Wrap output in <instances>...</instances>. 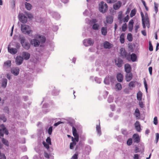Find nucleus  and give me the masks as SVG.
<instances>
[{
  "label": "nucleus",
  "mask_w": 159,
  "mask_h": 159,
  "mask_svg": "<svg viewBox=\"0 0 159 159\" xmlns=\"http://www.w3.org/2000/svg\"><path fill=\"white\" fill-rule=\"evenodd\" d=\"M19 39L20 41V43L22 46L25 50H29L30 47V45L27 41H25L26 39L24 36L21 37L19 36Z\"/></svg>",
  "instance_id": "nucleus-1"
},
{
  "label": "nucleus",
  "mask_w": 159,
  "mask_h": 159,
  "mask_svg": "<svg viewBox=\"0 0 159 159\" xmlns=\"http://www.w3.org/2000/svg\"><path fill=\"white\" fill-rule=\"evenodd\" d=\"M21 30L22 33L25 34L30 35V34L32 31L31 30L30 27L25 24L21 25Z\"/></svg>",
  "instance_id": "nucleus-2"
},
{
  "label": "nucleus",
  "mask_w": 159,
  "mask_h": 159,
  "mask_svg": "<svg viewBox=\"0 0 159 159\" xmlns=\"http://www.w3.org/2000/svg\"><path fill=\"white\" fill-rule=\"evenodd\" d=\"M8 129L3 124L0 125V139L3 137L4 134L7 135L8 134Z\"/></svg>",
  "instance_id": "nucleus-3"
},
{
  "label": "nucleus",
  "mask_w": 159,
  "mask_h": 159,
  "mask_svg": "<svg viewBox=\"0 0 159 159\" xmlns=\"http://www.w3.org/2000/svg\"><path fill=\"white\" fill-rule=\"evenodd\" d=\"M108 6L107 4L104 3L103 1H102L99 4V11L103 13H104L107 11Z\"/></svg>",
  "instance_id": "nucleus-4"
},
{
  "label": "nucleus",
  "mask_w": 159,
  "mask_h": 159,
  "mask_svg": "<svg viewBox=\"0 0 159 159\" xmlns=\"http://www.w3.org/2000/svg\"><path fill=\"white\" fill-rule=\"evenodd\" d=\"M94 43V41L91 38L85 39L83 41V44L86 47L93 45Z\"/></svg>",
  "instance_id": "nucleus-5"
},
{
  "label": "nucleus",
  "mask_w": 159,
  "mask_h": 159,
  "mask_svg": "<svg viewBox=\"0 0 159 159\" xmlns=\"http://www.w3.org/2000/svg\"><path fill=\"white\" fill-rule=\"evenodd\" d=\"M19 20L23 24L26 23L27 21V18L23 13H19L18 15Z\"/></svg>",
  "instance_id": "nucleus-6"
},
{
  "label": "nucleus",
  "mask_w": 159,
  "mask_h": 159,
  "mask_svg": "<svg viewBox=\"0 0 159 159\" xmlns=\"http://www.w3.org/2000/svg\"><path fill=\"white\" fill-rule=\"evenodd\" d=\"M49 12L53 17L56 19L58 20L60 18V15L57 12L52 11H49Z\"/></svg>",
  "instance_id": "nucleus-7"
},
{
  "label": "nucleus",
  "mask_w": 159,
  "mask_h": 159,
  "mask_svg": "<svg viewBox=\"0 0 159 159\" xmlns=\"http://www.w3.org/2000/svg\"><path fill=\"white\" fill-rule=\"evenodd\" d=\"M20 71V69L18 67H14L11 69V73L15 76L18 75Z\"/></svg>",
  "instance_id": "nucleus-8"
},
{
  "label": "nucleus",
  "mask_w": 159,
  "mask_h": 159,
  "mask_svg": "<svg viewBox=\"0 0 159 159\" xmlns=\"http://www.w3.org/2000/svg\"><path fill=\"white\" fill-rule=\"evenodd\" d=\"M116 64L118 67H121L124 63L123 61L120 57H118L117 59H115Z\"/></svg>",
  "instance_id": "nucleus-9"
},
{
  "label": "nucleus",
  "mask_w": 159,
  "mask_h": 159,
  "mask_svg": "<svg viewBox=\"0 0 159 159\" xmlns=\"http://www.w3.org/2000/svg\"><path fill=\"white\" fill-rule=\"evenodd\" d=\"M132 139L134 143H138L140 142V139L139 135L137 134H133Z\"/></svg>",
  "instance_id": "nucleus-10"
},
{
  "label": "nucleus",
  "mask_w": 159,
  "mask_h": 159,
  "mask_svg": "<svg viewBox=\"0 0 159 159\" xmlns=\"http://www.w3.org/2000/svg\"><path fill=\"white\" fill-rule=\"evenodd\" d=\"M30 53L25 52H23L22 53V57L23 58V60L24 59L27 60L30 58Z\"/></svg>",
  "instance_id": "nucleus-11"
},
{
  "label": "nucleus",
  "mask_w": 159,
  "mask_h": 159,
  "mask_svg": "<svg viewBox=\"0 0 159 159\" xmlns=\"http://www.w3.org/2000/svg\"><path fill=\"white\" fill-rule=\"evenodd\" d=\"M30 43L31 44L34 45V46L35 47L39 46L40 43L39 40L36 39L31 40Z\"/></svg>",
  "instance_id": "nucleus-12"
},
{
  "label": "nucleus",
  "mask_w": 159,
  "mask_h": 159,
  "mask_svg": "<svg viewBox=\"0 0 159 159\" xmlns=\"http://www.w3.org/2000/svg\"><path fill=\"white\" fill-rule=\"evenodd\" d=\"M23 61V58L20 56L17 57L16 59V65H21Z\"/></svg>",
  "instance_id": "nucleus-13"
},
{
  "label": "nucleus",
  "mask_w": 159,
  "mask_h": 159,
  "mask_svg": "<svg viewBox=\"0 0 159 159\" xmlns=\"http://www.w3.org/2000/svg\"><path fill=\"white\" fill-rule=\"evenodd\" d=\"M125 70L127 73H130L131 70V68L130 64L128 63L125 65Z\"/></svg>",
  "instance_id": "nucleus-14"
},
{
  "label": "nucleus",
  "mask_w": 159,
  "mask_h": 159,
  "mask_svg": "<svg viewBox=\"0 0 159 159\" xmlns=\"http://www.w3.org/2000/svg\"><path fill=\"white\" fill-rule=\"evenodd\" d=\"M140 14L142 17V21L143 27V29H145L146 27L145 25V17L144 15L143 12L141 10L140 12Z\"/></svg>",
  "instance_id": "nucleus-15"
},
{
  "label": "nucleus",
  "mask_w": 159,
  "mask_h": 159,
  "mask_svg": "<svg viewBox=\"0 0 159 159\" xmlns=\"http://www.w3.org/2000/svg\"><path fill=\"white\" fill-rule=\"evenodd\" d=\"M103 45L105 49H110L112 47V44L107 41L104 42Z\"/></svg>",
  "instance_id": "nucleus-16"
},
{
  "label": "nucleus",
  "mask_w": 159,
  "mask_h": 159,
  "mask_svg": "<svg viewBox=\"0 0 159 159\" xmlns=\"http://www.w3.org/2000/svg\"><path fill=\"white\" fill-rule=\"evenodd\" d=\"M121 2L119 1L117 3L113 5V9L115 10H118L121 6Z\"/></svg>",
  "instance_id": "nucleus-17"
},
{
  "label": "nucleus",
  "mask_w": 159,
  "mask_h": 159,
  "mask_svg": "<svg viewBox=\"0 0 159 159\" xmlns=\"http://www.w3.org/2000/svg\"><path fill=\"white\" fill-rule=\"evenodd\" d=\"M8 51L9 53L13 55L15 54L17 52V50L16 48H10L9 47L8 48Z\"/></svg>",
  "instance_id": "nucleus-18"
},
{
  "label": "nucleus",
  "mask_w": 159,
  "mask_h": 159,
  "mask_svg": "<svg viewBox=\"0 0 159 159\" xmlns=\"http://www.w3.org/2000/svg\"><path fill=\"white\" fill-rule=\"evenodd\" d=\"M134 21L133 20H131L129 23L128 29L129 31L131 32L133 29Z\"/></svg>",
  "instance_id": "nucleus-19"
},
{
  "label": "nucleus",
  "mask_w": 159,
  "mask_h": 159,
  "mask_svg": "<svg viewBox=\"0 0 159 159\" xmlns=\"http://www.w3.org/2000/svg\"><path fill=\"white\" fill-rule=\"evenodd\" d=\"M134 125L136 130L138 132H140L141 130V128L139 122L138 121H136Z\"/></svg>",
  "instance_id": "nucleus-20"
},
{
  "label": "nucleus",
  "mask_w": 159,
  "mask_h": 159,
  "mask_svg": "<svg viewBox=\"0 0 159 159\" xmlns=\"http://www.w3.org/2000/svg\"><path fill=\"white\" fill-rule=\"evenodd\" d=\"M127 74L125 76V80L127 82H129L131 80L133 77V75L132 73L130 72Z\"/></svg>",
  "instance_id": "nucleus-21"
},
{
  "label": "nucleus",
  "mask_w": 159,
  "mask_h": 159,
  "mask_svg": "<svg viewBox=\"0 0 159 159\" xmlns=\"http://www.w3.org/2000/svg\"><path fill=\"white\" fill-rule=\"evenodd\" d=\"M106 18V21L108 24H111L112 23L113 20V18L112 16H108Z\"/></svg>",
  "instance_id": "nucleus-22"
},
{
  "label": "nucleus",
  "mask_w": 159,
  "mask_h": 159,
  "mask_svg": "<svg viewBox=\"0 0 159 159\" xmlns=\"http://www.w3.org/2000/svg\"><path fill=\"white\" fill-rule=\"evenodd\" d=\"M116 78L118 81L119 82H121L123 81V75L120 73H118L116 75Z\"/></svg>",
  "instance_id": "nucleus-23"
},
{
  "label": "nucleus",
  "mask_w": 159,
  "mask_h": 159,
  "mask_svg": "<svg viewBox=\"0 0 159 159\" xmlns=\"http://www.w3.org/2000/svg\"><path fill=\"white\" fill-rule=\"evenodd\" d=\"M84 145V143H83L82 142L80 141L79 143V144L78 145H77L76 146V148H75V150H80V148H82Z\"/></svg>",
  "instance_id": "nucleus-24"
},
{
  "label": "nucleus",
  "mask_w": 159,
  "mask_h": 159,
  "mask_svg": "<svg viewBox=\"0 0 159 159\" xmlns=\"http://www.w3.org/2000/svg\"><path fill=\"white\" fill-rule=\"evenodd\" d=\"M130 61L131 60L132 62H134L136 61L137 59L136 55L134 53H132L130 55Z\"/></svg>",
  "instance_id": "nucleus-25"
},
{
  "label": "nucleus",
  "mask_w": 159,
  "mask_h": 159,
  "mask_svg": "<svg viewBox=\"0 0 159 159\" xmlns=\"http://www.w3.org/2000/svg\"><path fill=\"white\" fill-rule=\"evenodd\" d=\"M7 80L6 78H3L2 81V87L5 88L6 87Z\"/></svg>",
  "instance_id": "nucleus-26"
},
{
  "label": "nucleus",
  "mask_w": 159,
  "mask_h": 159,
  "mask_svg": "<svg viewBox=\"0 0 159 159\" xmlns=\"http://www.w3.org/2000/svg\"><path fill=\"white\" fill-rule=\"evenodd\" d=\"M110 76L109 75L105 77L104 80V83L105 84L108 85L110 84Z\"/></svg>",
  "instance_id": "nucleus-27"
},
{
  "label": "nucleus",
  "mask_w": 159,
  "mask_h": 159,
  "mask_svg": "<svg viewBox=\"0 0 159 159\" xmlns=\"http://www.w3.org/2000/svg\"><path fill=\"white\" fill-rule=\"evenodd\" d=\"M96 129L98 134V135L99 136H100L102 134V132L101 129V127L100 123H99V125H96Z\"/></svg>",
  "instance_id": "nucleus-28"
},
{
  "label": "nucleus",
  "mask_w": 159,
  "mask_h": 159,
  "mask_svg": "<svg viewBox=\"0 0 159 159\" xmlns=\"http://www.w3.org/2000/svg\"><path fill=\"white\" fill-rule=\"evenodd\" d=\"M91 150V148L89 145H86L85 147V153L87 155H89Z\"/></svg>",
  "instance_id": "nucleus-29"
},
{
  "label": "nucleus",
  "mask_w": 159,
  "mask_h": 159,
  "mask_svg": "<svg viewBox=\"0 0 159 159\" xmlns=\"http://www.w3.org/2000/svg\"><path fill=\"white\" fill-rule=\"evenodd\" d=\"M101 34L104 36H106L107 33V27H102L101 30Z\"/></svg>",
  "instance_id": "nucleus-30"
},
{
  "label": "nucleus",
  "mask_w": 159,
  "mask_h": 159,
  "mask_svg": "<svg viewBox=\"0 0 159 159\" xmlns=\"http://www.w3.org/2000/svg\"><path fill=\"white\" fill-rule=\"evenodd\" d=\"M142 93L140 91H139L138 93L137 94V100L139 101L142 100Z\"/></svg>",
  "instance_id": "nucleus-31"
},
{
  "label": "nucleus",
  "mask_w": 159,
  "mask_h": 159,
  "mask_svg": "<svg viewBox=\"0 0 159 159\" xmlns=\"http://www.w3.org/2000/svg\"><path fill=\"white\" fill-rule=\"evenodd\" d=\"M72 131L73 134L75 137H79V135L77 133L76 129L74 126L73 127Z\"/></svg>",
  "instance_id": "nucleus-32"
},
{
  "label": "nucleus",
  "mask_w": 159,
  "mask_h": 159,
  "mask_svg": "<svg viewBox=\"0 0 159 159\" xmlns=\"http://www.w3.org/2000/svg\"><path fill=\"white\" fill-rule=\"evenodd\" d=\"M39 38L40 39V40L39 41L41 43H44L46 41L45 37L43 35H39Z\"/></svg>",
  "instance_id": "nucleus-33"
},
{
  "label": "nucleus",
  "mask_w": 159,
  "mask_h": 159,
  "mask_svg": "<svg viewBox=\"0 0 159 159\" xmlns=\"http://www.w3.org/2000/svg\"><path fill=\"white\" fill-rule=\"evenodd\" d=\"M124 33H122L120 37V41L121 43H123L125 42Z\"/></svg>",
  "instance_id": "nucleus-34"
},
{
  "label": "nucleus",
  "mask_w": 159,
  "mask_h": 159,
  "mask_svg": "<svg viewBox=\"0 0 159 159\" xmlns=\"http://www.w3.org/2000/svg\"><path fill=\"white\" fill-rule=\"evenodd\" d=\"M25 7L29 11L32 8V5L30 3L25 2Z\"/></svg>",
  "instance_id": "nucleus-35"
},
{
  "label": "nucleus",
  "mask_w": 159,
  "mask_h": 159,
  "mask_svg": "<svg viewBox=\"0 0 159 159\" xmlns=\"http://www.w3.org/2000/svg\"><path fill=\"white\" fill-rule=\"evenodd\" d=\"M136 83L138 84V82L136 81H131L129 83V86L130 87H132V88L134 87Z\"/></svg>",
  "instance_id": "nucleus-36"
},
{
  "label": "nucleus",
  "mask_w": 159,
  "mask_h": 159,
  "mask_svg": "<svg viewBox=\"0 0 159 159\" xmlns=\"http://www.w3.org/2000/svg\"><path fill=\"white\" fill-rule=\"evenodd\" d=\"M123 48H121L120 50V54L122 56V57L123 58H124V57L125 56L126 54H127V52L125 51L124 49V51H123Z\"/></svg>",
  "instance_id": "nucleus-37"
},
{
  "label": "nucleus",
  "mask_w": 159,
  "mask_h": 159,
  "mask_svg": "<svg viewBox=\"0 0 159 159\" xmlns=\"http://www.w3.org/2000/svg\"><path fill=\"white\" fill-rule=\"evenodd\" d=\"M2 141L3 144L7 147L9 146V143L7 140L2 138Z\"/></svg>",
  "instance_id": "nucleus-38"
},
{
  "label": "nucleus",
  "mask_w": 159,
  "mask_h": 159,
  "mask_svg": "<svg viewBox=\"0 0 159 159\" xmlns=\"http://www.w3.org/2000/svg\"><path fill=\"white\" fill-rule=\"evenodd\" d=\"M99 26L98 23H95L93 24L92 29L94 30H98L99 29Z\"/></svg>",
  "instance_id": "nucleus-39"
},
{
  "label": "nucleus",
  "mask_w": 159,
  "mask_h": 159,
  "mask_svg": "<svg viewBox=\"0 0 159 159\" xmlns=\"http://www.w3.org/2000/svg\"><path fill=\"white\" fill-rule=\"evenodd\" d=\"M136 10L134 8L131 11L130 16L131 17H132L133 16H134L136 14Z\"/></svg>",
  "instance_id": "nucleus-40"
},
{
  "label": "nucleus",
  "mask_w": 159,
  "mask_h": 159,
  "mask_svg": "<svg viewBox=\"0 0 159 159\" xmlns=\"http://www.w3.org/2000/svg\"><path fill=\"white\" fill-rule=\"evenodd\" d=\"M127 38L129 41H132L133 39L132 34L131 33H128L127 34Z\"/></svg>",
  "instance_id": "nucleus-41"
},
{
  "label": "nucleus",
  "mask_w": 159,
  "mask_h": 159,
  "mask_svg": "<svg viewBox=\"0 0 159 159\" xmlns=\"http://www.w3.org/2000/svg\"><path fill=\"white\" fill-rule=\"evenodd\" d=\"M128 48H129V50L131 52H134V50L133 48V45L132 43H129L128 44Z\"/></svg>",
  "instance_id": "nucleus-42"
},
{
  "label": "nucleus",
  "mask_w": 159,
  "mask_h": 159,
  "mask_svg": "<svg viewBox=\"0 0 159 159\" xmlns=\"http://www.w3.org/2000/svg\"><path fill=\"white\" fill-rule=\"evenodd\" d=\"M127 28V25L126 23L124 24L122 26V30L123 31L125 32Z\"/></svg>",
  "instance_id": "nucleus-43"
},
{
  "label": "nucleus",
  "mask_w": 159,
  "mask_h": 159,
  "mask_svg": "<svg viewBox=\"0 0 159 159\" xmlns=\"http://www.w3.org/2000/svg\"><path fill=\"white\" fill-rule=\"evenodd\" d=\"M114 98L113 96L110 95L108 98L107 101L109 103H111L113 102Z\"/></svg>",
  "instance_id": "nucleus-44"
},
{
  "label": "nucleus",
  "mask_w": 159,
  "mask_h": 159,
  "mask_svg": "<svg viewBox=\"0 0 159 159\" xmlns=\"http://www.w3.org/2000/svg\"><path fill=\"white\" fill-rule=\"evenodd\" d=\"M116 88L118 90H120L122 89V85L120 83H117L116 85Z\"/></svg>",
  "instance_id": "nucleus-45"
},
{
  "label": "nucleus",
  "mask_w": 159,
  "mask_h": 159,
  "mask_svg": "<svg viewBox=\"0 0 159 159\" xmlns=\"http://www.w3.org/2000/svg\"><path fill=\"white\" fill-rule=\"evenodd\" d=\"M25 13L26 15L28 16V18L31 19L33 18V16L30 13H28L27 12H25Z\"/></svg>",
  "instance_id": "nucleus-46"
},
{
  "label": "nucleus",
  "mask_w": 159,
  "mask_h": 159,
  "mask_svg": "<svg viewBox=\"0 0 159 159\" xmlns=\"http://www.w3.org/2000/svg\"><path fill=\"white\" fill-rule=\"evenodd\" d=\"M11 61L10 60H8L4 62V65L8 66L9 67L11 66Z\"/></svg>",
  "instance_id": "nucleus-47"
},
{
  "label": "nucleus",
  "mask_w": 159,
  "mask_h": 159,
  "mask_svg": "<svg viewBox=\"0 0 159 159\" xmlns=\"http://www.w3.org/2000/svg\"><path fill=\"white\" fill-rule=\"evenodd\" d=\"M154 9L155 11L156 12V13H157L158 11V4H157L156 3V2H154Z\"/></svg>",
  "instance_id": "nucleus-48"
},
{
  "label": "nucleus",
  "mask_w": 159,
  "mask_h": 159,
  "mask_svg": "<svg viewBox=\"0 0 159 159\" xmlns=\"http://www.w3.org/2000/svg\"><path fill=\"white\" fill-rule=\"evenodd\" d=\"M135 112L136 113V117L140 116V112L138 109L136 108L135 110Z\"/></svg>",
  "instance_id": "nucleus-49"
},
{
  "label": "nucleus",
  "mask_w": 159,
  "mask_h": 159,
  "mask_svg": "<svg viewBox=\"0 0 159 159\" xmlns=\"http://www.w3.org/2000/svg\"><path fill=\"white\" fill-rule=\"evenodd\" d=\"M79 153L78 152H76L75 154H74L71 158V159H77Z\"/></svg>",
  "instance_id": "nucleus-50"
},
{
  "label": "nucleus",
  "mask_w": 159,
  "mask_h": 159,
  "mask_svg": "<svg viewBox=\"0 0 159 159\" xmlns=\"http://www.w3.org/2000/svg\"><path fill=\"white\" fill-rule=\"evenodd\" d=\"M149 50L150 51H152L153 50V46L152 45L151 42L150 41L149 42Z\"/></svg>",
  "instance_id": "nucleus-51"
},
{
  "label": "nucleus",
  "mask_w": 159,
  "mask_h": 159,
  "mask_svg": "<svg viewBox=\"0 0 159 159\" xmlns=\"http://www.w3.org/2000/svg\"><path fill=\"white\" fill-rule=\"evenodd\" d=\"M59 92L55 89L53 90L52 92V94L53 96H56L58 94Z\"/></svg>",
  "instance_id": "nucleus-52"
},
{
  "label": "nucleus",
  "mask_w": 159,
  "mask_h": 159,
  "mask_svg": "<svg viewBox=\"0 0 159 159\" xmlns=\"http://www.w3.org/2000/svg\"><path fill=\"white\" fill-rule=\"evenodd\" d=\"M132 140L131 138H129L128 139L127 142V144L129 145L130 146L132 144Z\"/></svg>",
  "instance_id": "nucleus-53"
},
{
  "label": "nucleus",
  "mask_w": 159,
  "mask_h": 159,
  "mask_svg": "<svg viewBox=\"0 0 159 159\" xmlns=\"http://www.w3.org/2000/svg\"><path fill=\"white\" fill-rule=\"evenodd\" d=\"M43 143L44 146L48 150L49 149H50L49 146V144L47 143L44 141L43 142Z\"/></svg>",
  "instance_id": "nucleus-54"
},
{
  "label": "nucleus",
  "mask_w": 159,
  "mask_h": 159,
  "mask_svg": "<svg viewBox=\"0 0 159 159\" xmlns=\"http://www.w3.org/2000/svg\"><path fill=\"white\" fill-rule=\"evenodd\" d=\"M110 80L111 84H113L116 81L115 77L113 76H110Z\"/></svg>",
  "instance_id": "nucleus-55"
},
{
  "label": "nucleus",
  "mask_w": 159,
  "mask_h": 159,
  "mask_svg": "<svg viewBox=\"0 0 159 159\" xmlns=\"http://www.w3.org/2000/svg\"><path fill=\"white\" fill-rule=\"evenodd\" d=\"M130 53H129V54H128V53L126 54V55L124 57V58H126V59L128 61H130Z\"/></svg>",
  "instance_id": "nucleus-56"
},
{
  "label": "nucleus",
  "mask_w": 159,
  "mask_h": 159,
  "mask_svg": "<svg viewBox=\"0 0 159 159\" xmlns=\"http://www.w3.org/2000/svg\"><path fill=\"white\" fill-rule=\"evenodd\" d=\"M48 134L49 135H51L52 131V126H50L48 128Z\"/></svg>",
  "instance_id": "nucleus-57"
},
{
  "label": "nucleus",
  "mask_w": 159,
  "mask_h": 159,
  "mask_svg": "<svg viewBox=\"0 0 159 159\" xmlns=\"http://www.w3.org/2000/svg\"><path fill=\"white\" fill-rule=\"evenodd\" d=\"M3 110L4 111L6 112L7 113V114H9V108L7 106H6L4 107Z\"/></svg>",
  "instance_id": "nucleus-58"
},
{
  "label": "nucleus",
  "mask_w": 159,
  "mask_h": 159,
  "mask_svg": "<svg viewBox=\"0 0 159 159\" xmlns=\"http://www.w3.org/2000/svg\"><path fill=\"white\" fill-rule=\"evenodd\" d=\"M121 131L122 134L125 135H127L128 134V132L126 129H122Z\"/></svg>",
  "instance_id": "nucleus-59"
},
{
  "label": "nucleus",
  "mask_w": 159,
  "mask_h": 159,
  "mask_svg": "<svg viewBox=\"0 0 159 159\" xmlns=\"http://www.w3.org/2000/svg\"><path fill=\"white\" fill-rule=\"evenodd\" d=\"M129 15H127L125 17L124 19L123 22H127L129 20Z\"/></svg>",
  "instance_id": "nucleus-60"
},
{
  "label": "nucleus",
  "mask_w": 159,
  "mask_h": 159,
  "mask_svg": "<svg viewBox=\"0 0 159 159\" xmlns=\"http://www.w3.org/2000/svg\"><path fill=\"white\" fill-rule=\"evenodd\" d=\"M46 142L49 145L51 144V139L49 137H48L46 139Z\"/></svg>",
  "instance_id": "nucleus-61"
},
{
  "label": "nucleus",
  "mask_w": 159,
  "mask_h": 159,
  "mask_svg": "<svg viewBox=\"0 0 159 159\" xmlns=\"http://www.w3.org/2000/svg\"><path fill=\"white\" fill-rule=\"evenodd\" d=\"M95 80L97 82V83L100 84L101 82V80L100 79L98 78L97 77H95Z\"/></svg>",
  "instance_id": "nucleus-62"
},
{
  "label": "nucleus",
  "mask_w": 159,
  "mask_h": 159,
  "mask_svg": "<svg viewBox=\"0 0 159 159\" xmlns=\"http://www.w3.org/2000/svg\"><path fill=\"white\" fill-rule=\"evenodd\" d=\"M159 139V134L157 133L156 134V143H157Z\"/></svg>",
  "instance_id": "nucleus-63"
},
{
  "label": "nucleus",
  "mask_w": 159,
  "mask_h": 159,
  "mask_svg": "<svg viewBox=\"0 0 159 159\" xmlns=\"http://www.w3.org/2000/svg\"><path fill=\"white\" fill-rule=\"evenodd\" d=\"M153 123L155 125H157L158 124V120L157 117L156 116H155L154 117V120H153Z\"/></svg>",
  "instance_id": "nucleus-64"
}]
</instances>
